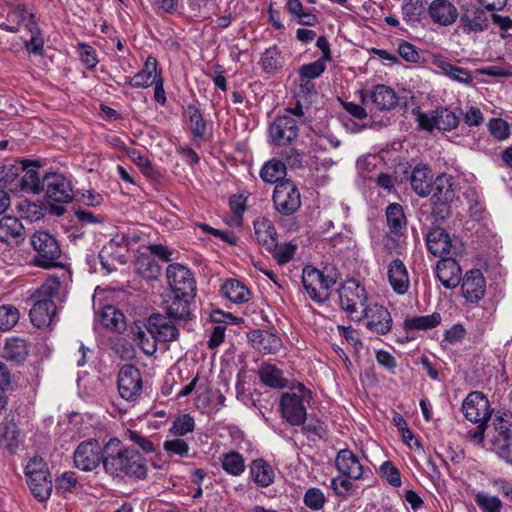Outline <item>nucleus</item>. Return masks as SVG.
<instances>
[{"label": "nucleus", "mask_w": 512, "mask_h": 512, "mask_svg": "<svg viewBox=\"0 0 512 512\" xmlns=\"http://www.w3.org/2000/svg\"><path fill=\"white\" fill-rule=\"evenodd\" d=\"M19 320V311L11 305L0 306V331L10 330Z\"/></svg>", "instance_id": "obj_47"}, {"label": "nucleus", "mask_w": 512, "mask_h": 512, "mask_svg": "<svg viewBox=\"0 0 512 512\" xmlns=\"http://www.w3.org/2000/svg\"><path fill=\"white\" fill-rule=\"evenodd\" d=\"M194 426V419L189 414H183L174 420L170 428V433L175 436H183L192 432L194 430Z\"/></svg>", "instance_id": "obj_49"}, {"label": "nucleus", "mask_w": 512, "mask_h": 512, "mask_svg": "<svg viewBox=\"0 0 512 512\" xmlns=\"http://www.w3.org/2000/svg\"><path fill=\"white\" fill-rule=\"evenodd\" d=\"M431 199L453 201L455 193L451 178L447 175H439L432 183Z\"/></svg>", "instance_id": "obj_37"}, {"label": "nucleus", "mask_w": 512, "mask_h": 512, "mask_svg": "<svg viewBox=\"0 0 512 512\" xmlns=\"http://www.w3.org/2000/svg\"><path fill=\"white\" fill-rule=\"evenodd\" d=\"M298 122L291 115H280L270 126V136L277 145H287L298 136Z\"/></svg>", "instance_id": "obj_15"}, {"label": "nucleus", "mask_w": 512, "mask_h": 512, "mask_svg": "<svg viewBox=\"0 0 512 512\" xmlns=\"http://www.w3.org/2000/svg\"><path fill=\"white\" fill-rule=\"evenodd\" d=\"M433 63L443 75L453 81H457L461 84H470L473 80V76L468 69L455 65L446 58H435Z\"/></svg>", "instance_id": "obj_27"}, {"label": "nucleus", "mask_w": 512, "mask_h": 512, "mask_svg": "<svg viewBox=\"0 0 512 512\" xmlns=\"http://www.w3.org/2000/svg\"><path fill=\"white\" fill-rule=\"evenodd\" d=\"M331 488L340 497H348L351 494L353 484L343 477H335L331 481Z\"/></svg>", "instance_id": "obj_64"}, {"label": "nucleus", "mask_w": 512, "mask_h": 512, "mask_svg": "<svg viewBox=\"0 0 512 512\" xmlns=\"http://www.w3.org/2000/svg\"><path fill=\"white\" fill-rule=\"evenodd\" d=\"M248 338L253 347L263 353H275L281 347V339L268 331L253 330L248 334Z\"/></svg>", "instance_id": "obj_28"}, {"label": "nucleus", "mask_w": 512, "mask_h": 512, "mask_svg": "<svg viewBox=\"0 0 512 512\" xmlns=\"http://www.w3.org/2000/svg\"><path fill=\"white\" fill-rule=\"evenodd\" d=\"M23 169V160L0 166V185L7 187L13 184Z\"/></svg>", "instance_id": "obj_44"}, {"label": "nucleus", "mask_w": 512, "mask_h": 512, "mask_svg": "<svg viewBox=\"0 0 512 512\" xmlns=\"http://www.w3.org/2000/svg\"><path fill=\"white\" fill-rule=\"evenodd\" d=\"M223 295L234 303H244L248 301L249 291L238 280L230 279L222 285Z\"/></svg>", "instance_id": "obj_39"}, {"label": "nucleus", "mask_w": 512, "mask_h": 512, "mask_svg": "<svg viewBox=\"0 0 512 512\" xmlns=\"http://www.w3.org/2000/svg\"><path fill=\"white\" fill-rule=\"evenodd\" d=\"M436 129L443 131H451L457 128L459 124L458 116L445 107L435 109Z\"/></svg>", "instance_id": "obj_43"}, {"label": "nucleus", "mask_w": 512, "mask_h": 512, "mask_svg": "<svg viewBox=\"0 0 512 512\" xmlns=\"http://www.w3.org/2000/svg\"><path fill=\"white\" fill-rule=\"evenodd\" d=\"M295 250V245L287 243L281 246L277 245L276 248L271 252H273L274 258L279 264H285L293 258Z\"/></svg>", "instance_id": "obj_62"}, {"label": "nucleus", "mask_w": 512, "mask_h": 512, "mask_svg": "<svg viewBox=\"0 0 512 512\" xmlns=\"http://www.w3.org/2000/svg\"><path fill=\"white\" fill-rule=\"evenodd\" d=\"M371 100L378 110H391L398 103V97L393 89L386 85H376L371 91Z\"/></svg>", "instance_id": "obj_30"}, {"label": "nucleus", "mask_w": 512, "mask_h": 512, "mask_svg": "<svg viewBox=\"0 0 512 512\" xmlns=\"http://www.w3.org/2000/svg\"><path fill=\"white\" fill-rule=\"evenodd\" d=\"M409 182L412 190L420 197H427L431 193L433 173L427 165H416L410 176Z\"/></svg>", "instance_id": "obj_20"}, {"label": "nucleus", "mask_w": 512, "mask_h": 512, "mask_svg": "<svg viewBox=\"0 0 512 512\" xmlns=\"http://www.w3.org/2000/svg\"><path fill=\"white\" fill-rule=\"evenodd\" d=\"M194 296L175 295L166 307L167 316L175 322H187L191 319L190 300Z\"/></svg>", "instance_id": "obj_29"}, {"label": "nucleus", "mask_w": 512, "mask_h": 512, "mask_svg": "<svg viewBox=\"0 0 512 512\" xmlns=\"http://www.w3.org/2000/svg\"><path fill=\"white\" fill-rule=\"evenodd\" d=\"M23 176L16 184L22 191L39 194L43 190L42 179L39 177L37 162L23 160Z\"/></svg>", "instance_id": "obj_23"}, {"label": "nucleus", "mask_w": 512, "mask_h": 512, "mask_svg": "<svg viewBox=\"0 0 512 512\" xmlns=\"http://www.w3.org/2000/svg\"><path fill=\"white\" fill-rule=\"evenodd\" d=\"M490 133L498 140H505L509 137V125L500 118L491 119L488 123Z\"/></svg>", "instance_id": "obj_58"}, {"label": "nucleus", "mask_w": 512, "mask_h": 512, "mask_svg": "<svg viewBox=\"0 0 512 512\" xmlns=\"http://www.w3.org/2000/svg\"><path fill=\"white\" fill-rule=\"evenodd\" d=\"M325 61L318 59L312 63L305 64L300 67L299 74L300 79H314L319 77L326 69Z\"/></svg>", "instance_id": "obj_51"}, {"label": "nucleus", "mask_w": 512, "mask_h": 512, "mask_svg": "<svg viewBox=\"0 0 512 512\" xmlns=\"http://www.w3.org/2000/svg\"><path fill=\"white\" fill-rule=\"evenodd\" d=\"M441 319V315L437 312L425 316H415L405 319L404 328L406 330H428L438 326Z\"/></svg>", "instance_id": "obj_38"}, {"label": "nucleus", "mask_w": 512, "mask_h": 512, "mask_svg": "<svg viewBox=\"0 0 512 512\" xmlns=\"http://www.w3.org/2000/svg\"><path fill=\"white\" fill-rule=\"evenodd\" d=\"M56 315V305L52 299H39L30 309L29 316L39 329L48 327Z\"/></svg>", "instance_id": "obj_19"}, {"label": "nucleus", "mask_w": 512, "mask_h": 512, "mask_svg": "<svg viewBox=\"0 0 512 512\" xmlns=\"http://www.w3.org/2000/svg\"><path fill=\"white\" fill-rule=\"evenodd\" d=\"M175 321L162 314H152L147 321L146 328L155 341L170 342L179 336Z\"/></svg>", "instance_id": "obj_13"}, {"label": "nucleus", "mask_w": 512, "mask_h": 512, "mask_svg": "<svg viewBox=\"0 0 512 512\" xmlns=\"http://www.w3.org/2000/svg\"><path fill=\"white\" fill-rule=\"evenodd\" d=\"M366 319V327L377 334H387L392 327L390 312L383 306L375 304L373 307L363 308L360 315H355L356 320Z\"/></svg>", "instance_id": "obj_12"}, {"label": "nucleus", "mask_w": 512, "mask_h": 512, "mask_svg": "<svg viewBox=\"0 0 512 512\" xmlns=\"http://www.w3.org/2000/svg\"><path fill=\"white\" fill-rule=\"evenodd\" d=\"M166 276L175 295L195 296L196 282L187 267L178 263L170 264L167 267Z\"/></svg>", "instance_id": "obj_10"}, {"label": "nucleus", "mask_w": 512, "mask_h": 512, "mask_svg": "<svg viewBox=\"0 0 512 512\" xmlns=\"http://www.w3.org/2000/svg\"><path fill=\"white\" fill-rule=\"evenodd\" d=\"M189 114L190 129L195 137L202 138L206 133V121L201 114L200 110L194 105L187 107Z\"/></svg>", "instance_id": "obj_45"}, {"label": "nucleus", "mask_w": 512, "mask_h": 512, "mask_svg": "<svg viewBox=\"0 0 512 512\" xmlns=\"http://www.w3.org/2000/svg\"><path fill=\"white\" fill-rule=\"evenodd\" d=\"M73 461L76 468L86 472L102 464L105 473L113 478L144 480L148 475L146 458L115 437L103 446L96 439L82 441L74 451Z\"/></svg>", "instance_id": "obj_1"}, {"label": "nucleus", "mask_w": 512, "mask_h": 512, "mask_svg": "<svg viewBox=\"0 0 512 512\" xmlns=\"http://www.w3.org/2000/svg\"><path fill=\"white\" fill-rule=\"evenodd\" d=\"M229 206L233 212V223L240 226L243 220V212L246 210L245 199L241 195H234L230 198Z\"/></svg>", "instance_id": "obj_59"}, {"label": "nucleus", "mask_w": 512, "mask_h": 512, "mask_svg": "<svg viewBox=\"0 0 512 512\" xmlns=\"http://www.w3.org/2000/svg\"><path fill=\"white\" fill-rule=\"evenodd\" d=\"M28 344L24 339H8L3 348V357L16 364L22 363L28 356Z\"/></svg>", "instance_id": "obj_33"}, {"label": "nucleus", "mask_w": 512, "mask_h": 512, "mask_svg": "<svg viewBox=\"0 0 512 512\" xmlns=\"http://www.w3.org/2000/svg\"><path fill=\"white\" fill-rule=\"evenodd\" d=\"M399 55L407 62L417 63L420 59V54L416 47L407 41H402L398 46Z\"/></svg>", "instance_id": "obj_63"}, {"label": "nucleus", "mask_w": 512, "mask_h": 512, "mask_svg": "<svg viewBox=\"0 0 512 512\" xmlns=\"http://www.w3.org/2000/svg\"><path fill=\"white\" fill-rule=\"evenodd\" d=\"M49 474L50 472L47 464L41 457L35 456L31 458L25 467V475L27 479L38 477V475L45 476Z\"/></svg>", "instance_id": "obj_52"}, {"label": "nucleus", "mask_w": 512, "mask_h": 512, "mask_svg": "<svg viewBox=\"0 0 512 512\" xmlns=\"http://www.w3.org/2000/svg\"><path fill=\"white\" fill-rule=\"evenodd\" d=\"M124 438L134 443L146 454L152 453L155 450L153 442L139 431L127 429L124 432Z\"/></svg>", "instance_id": "obj_46"}, {"label": "nucleus", "mask_w": 512, "mask_h": 512, "mask_svg": "<svg viewBox=\"0 0 512 512\" xmlns=\"http://www.w3.org/2000/svg\"><path fill=\"white\" fill-rule=\"evenodd\" d=\"M221 465L223 470L232 476L241 475L246 468L245 459L237 451H229L228 453L223 454L221 458Z\"/></svg>", "instance_id": "obj_40"}, {"label": "nucleus", "mask_w": 512, "mask_h": 512, "mask_svg": "<svg viewBox=\"0 0 512 512\" xmlns=\"http://www.w3.org/2000/svg\"><path fill=\"white\" fill-rule=\"evenodd\" d=\"M380 473L382 477L385 478L390 485L394 487L401 486L400 471L391 461H385L380 466Z\"/></svg>", "instance_id": "obj_54"}, {"label": "nucleus", "mask_w": 512, "mask_h": 512, "mask_svg": "<svg viewBox=\"0 0 512 512\" xmlns=\"http://www.w3.org/2000/svg\"><path fill=\"white\" fill-rule=\"evenodd\" d=\"M436 275L445 288L453 289L461 281V268L455 259L442 258L437 263Z\"/></svg>", "instance_id": "obj_18"}, {"label": "nucleus", "mask_w": 512, "mask_h": 512, "mask_svg": "<svg viewBox=\"0 0 512 512\" xmlns=\"http://www.w3.org/2000/svg\"><path fill=\"white\" fill-rule=\"evenodd\" d=\"M286 175V165L278 159H271L266 162L261 171L260 177L264 182L277 184L283 181V177Z\"/></svg>", "instance_id": "obj_36"}, {"label": "nucleus", "mask_w": 512, "mask_h": 512, "mask_svg": "<svg viewBox=\"0 0 512 512\" xmlns=\"http://www.w3.org/2000/svg\"><path fill=\"white\" fill-rule=\"evenodd\" d=\"M461 279V289L465 299L471 303H478L486 291V281L481 270L471 269Z\"/></svg>", "instance_id": "obj_16"}, {"label": "nucleus", "mask_w": 512, "mask_h": 512, "mask_svg": "<svg viewBox=\"0 0 512 512\" xmlns=\"http://www.w3.org/2000/svg\"><path fill=\"white\" fill-rule=\"evenodd\" d=\"M460 22L465 32L478 33L487 29L489 16L480 8L470 7L463 12Z\"/></svg>", "instance_id": "obj_24"}, {"label": "nucleus", "mask_w": 512, "mask_h": 512, "mask_svg": "<svg viewBox=\"0 0 512 512\" xmlns=\"http://www.w3.org/2000/svg\"><path fill=\"white\" fill-rule=\"evenodd\" d=\"M262 66L267 72H274L282 67V57L276 47L267 49L262 56Z\"/></svg>", "instance_id": "obj_48"}, {"label": "nucleus", "mask_w": 512, "mask_h": 512, "mask_svg": "<svg viewBox=\"0 0 512 512\" xmlns=\"http://www.w3.org/2000/svg\"><path fill=\"white\" fill-rule=\"evenodd\" d=\"M493 429L492 450L503 460L512 459V413L507 411L496 414Z\"/></svg>", "instance_id": "obj_5"}, {"label": "nucleus", "mask_w": 512, "mask_h": 512, "mask_svg": "<svg viewBox=\"0 0 512 512\" xmlns=\"http://www.w3.org/2000/svg\"><path fill=\"white\" fill-rule=\"evenodd\" d=\"M432 21L442 26L453 24L458 17V10L449 0H433L428 8Z\"/></svg>", "instance_id": "obj_17"}, {"label": "nucleus", "mask_w": 512, "mask_h": 512, "mask_svg": "<svg viewBox=\"0 0 512 512\" xmlns=\"http://www.w3.org/2000/svg\"><path fill=\"white\" fill-rule=\"evenodd\" d=\"M428 251L434 256L445 258L450 252L452 243L449 234L441 227H433L426 236Z\"/></svg>", "instance_id": "obj_22"}, {"label": "nucleus", "mask_w": 512, "mask_h": 512, "mask_svg": "<svg viewBox=\"0 0 512 512\" xmlns=\"http://www.w3.org/2000/svg\"><path fill=\"white\" fill-rule=\"evenodd\" d=\"M462 412L467 420L478 423L475 430L468 432L469 438L477 444H482L487 422L492 415L489 400L482 392H471L463 401Z\"/></svg>", "instance_id": "obj_2"}, {"label": "nucleus", "mask_w": 512, "mask_h": 512, "mask_svg": "<svg viewBox=\"0 0 512 512\" xmlns=\"http://www.w3.org/2000/svg\"><path fill=\"white\" fill-rule=\"evenodd\" d=\"M26 239V229L14 216L0 218V243L14 249L21 246Z\"/></svg>", "instance_id": "obj_14"}, {"label": "nucleus", "mask_w": 512, "mask_h": 512, "mask_svg": "<svg viewBox=\"0 0 512 512\" xmlns=\"http://www.w3.org/2000/svg\"><path fill=\"white\" fill-rule=\"evenodd\" d=\"M31 14L27 12L25 5L21 1H16L11 4L8 12V19L11 21L16 20L18 24L27 23Z\"/></svg>", "instance_id": "obj_61"}, {"label": "nucleus", "mask_w": 512, "mask_h": 512, "mask_svg": "<svg viewBox=\"0 0 512 512\" xmlns=\"http://www.w3.org/2000/svg\"><path fill=\"white\" fill-rule=\"evenodd\" d=\"M35 252L32 263L34 266L51 269L61 267L62 251L58 240L47 231H36L30 238Z\"/></svg>", "instance_id": "obj_4"}, {"label": "nucleus", "mask_w": 512, "mask_h": 512, "mask_svg": "<svg viewBox=\"0 0 512 512\" xmlns=\"http://www.w3.org/2000/svg\"><path fill=\"white\" fill-rule=\"evenodd\" d=\"M451 202L449 200L431 199V216L436 221H444L451 216Z\"/></svg>", "instance_id": "obj_50"}, {"label": "nucleus", "mask_w": 512, "mask_h": 512, "mask_svg": "<svg viewBox=\"0 0 512 512\" xmlns=\"http://www.w3.org/2000/svg\"><path fill=\"white\" fill-rule=\"evenodd\" d=\"M118 390L125 400H136L142 390V377L139 369L134 365H124L118 374Z\"/></svg>", "instance_id": "obj_11"}, {"label": "nucleus", "mask_w": 512, "mask_h": 512, "mask_svg": "<svg viewBox=\"0 0 512 512\" xmlns=\"http://www.w3.org/2000/svg\"><path fill=\"white\" fill-rule=\"evenodd\" d=\"M302 284L312 300L322 303L328 299V290L335 284V280L318 269L307 266L303 269Z\"/></svg>", "instance_id": "obj_8"}, {"label": "nucleus", "mask_w": 512, "mask_h": 512, "mask_svg": "<svg viewBox=\"0 0 512 512\" xmlns=\"http://www.w3.org/2000/svg\"><path fill=\"white\" fill-rule=\"evenodd\" d=\"M164 450L169 454L185 457L189 452V445L183 439L176 438L173 440H166L163 444Z\"/></svg>", "instance_id": "obj_57"}, {"label": "nucleus", "mask_w": 512, "mask_h": 512, "mask_svg": "<svg viewBox=\"0 0 512 512\" xmlns=\"http://www.w3.org/2000/svg\"><path fill=\"white\" fill-rule=\"evenodd\" d=\"M388 280L397 294L403 295L408 291L410 280L407 269L400 259H395L389 264Z\"/></svg>", "instance_id": "obj_25"}, {"label": "nucleus", "mask_w": 512, "mask_h": 512, "mask_svg": "<svg viewBox=\"0 0 512 512\" xmlns=\"http://www.w3.org/2000/svg\"><path fill=\"white\" fill-rule=\"evenodd\" d=\"M100 322L103 326L116 331L125 328L124 315L112 305L105 306L100 313Z\"/></svg>", "instance_id": "obj_41"}, {"label": "nucleus", "mask_w": 512, "mask_h": 512, "mask_svg": "<svg viewBox=\"0 0 512 512\" xmlns=\"http://www.w3.org/2000/svg\"><path fill=\"white\" fill-rule=\"evenodd\" d=\"M386 219L390 231L396 235L401 234L407 225L403 207L398 203H391L387 206Z\"/></svg>", "instance_id": "obj_35"}, {"label": "nucleus", "mask_w": 512, "mask_h": 512, "mask_svg": "<svg viewBox=\"0 0 512 512\" xmlns=\"http://www.w3.org/2000/svg\"><path fill=\"white\" fill-rule=\"evenodd\" d=\"M250 477L260 487H268L274 482L275 473L270 464L262 458L252 461L250 465Z\"/></svg>", "instance_id": "obj_31"}, {"label": "nucleus", "mask_w": 512, "mask_h": 512, "mask_svg": "<svg viewBox=\"0 0 512 512\" xmlns=\"http://www.w3.org/2000/svg\"><path fill=\"white\" fill-rule=\"evenodd\" d=\"M42 186V191H44L49 203L64 204L73 200L74 195L71 181L61 173H46L42 177Z\"/></svg>", "instance_id": "obj_6"}, {"label": "nucleus", "mask_w": 512, "mask_h": 512, "mask_svg": "<svg viewBox=\"0 0 512 512\" xmlns=\"http://www.w3.org/2000/svg\"><path fill=\"white\" fill-rule=\"evenodd\" d=\"M138 269L146 278H157L160 274V266L158 262L150 257L141 259Z\"/></svg>", "instance_id": "obj_60"}, {"label": "nucleus", "mask_w": 512, "mask_h": 512, "mask_svg": "<svg viewBox=\"0 0 512 512\" xmlns=\"http://www.w3.org/2000/svg\"><path fill=\"white\" fill-rule=\"evenodd\" d=\"M257 374L261 382L271 388L282 389L288 386V380L284 378L283 372L273 364L262 363Z\"/></svg>", "instance_id": "obj_32"}, {"label": "nucleus", "mask_w": 512, "mask_h": 512, "mask_svg": "<svg viewBox=\"0 0 512 512\" xmlns=\"http://www.w3.org/2000/svg\"><path fill=\"white\" fill-rule=\"evenodd\" d=\"M312 400V392L298 383L291 392L283 393L280 398L282 417L292 426L303 425L307 418L306 405Z\"/></svg>", "instance_id": "obj_3"}, {"label": "nucleus", "mask_w": 512, "mask_h": 512, "mask_svg": "<svg viewBox=\"0 0 512 512\" xmlns=\"http://www.w3.org/2000/svg\"><path fill=\"white\" fill-rule=\"evenodd\" d=\"M275 209L284 216L294 214L301 206V196L297 186L288 179L278 182L273 192Z\"/></svg>", "instance_id": "obj_7"}, {"label": "nucleus", "mask_w": 512, "mask_h": 512, "mask_svg": "<svg viewBox=\"0 0 512 512\" xmlns=\"http://www.w3.org/2000/svg\"><path fill=\"white\" fill-rule=\"evenodd\" d=\"M26 29L31 33V38L30 40L25 41V48L30 53L41 55L43 52L44 41L39 36V29L34 15L29 16V21L26 23Z\"/></svg>", "instance_id": "obj_42"}, {"label": "nucleus", "mask_w": 512, "mask_h": 512, "mask_svg": "<svg viewBox=\"0 0 512 512\" xmlns=\"http://www.w3.org/2000/svg\"><path fill=\"white\" fill-rule=\"evenodd\" d=\"M17 209L25 218L29 219L30 221H36L43 217V213L41 212L39 206L27 199L18 202Z\"/></svg>", "instance_id": "obj_56"}, {"label": "nucleus", "mask_w": 512, "mask_h": 512, "mask_svg": "<svg viewBox=\"0 0 512 512\" xmlns=\"http://www.w3.org/2000/svg\"><path fill=\"white\" fill-rule=\"evenodd\" d=\"M340 306L345 310L351 319H355L354 314L358 313L360 308H366L367 293L363 286L354 279L345 281L338 290Z\"/></svg>", "instance_id": "obj_9"}, {"label": "nucleus", "mask_w": 512, "mask_h": 512, "mask_svg": "<svg viewBox=\"0 0 512 512\" xmlns=\"http://www.w3.org/2000/svg\"><path fill=\"white\" fill-rule=\"evenodd\" d=\"M335 464L338 471L348 478L357 480L363 476V466L349 449H342L338 452Z\"/></svg>", "instance_id": "obj_21"}, {"label": "nucleus", "mask_w": 512, "mask_h": 512, "mask_svg": "<svg viewBox=\"0 0 512 512\" xmlns=\"http://www.w3.org/2000/svg\"><path fill=\"white\" fill-rule=\"evenodd\" d=\"M326 498L318 488H309L304 495V503L312 510L319 511L324 507Z\"/></svg>", "instance_id": "obj_53"}, {"label": "nucleus", "mask_w": 512, "mask_h": 512, "mask_svg": "<svg viewBox=\"0 0 512 512\" xmlns=\"http://www.w3.org/2000/svg\"><path fill=\"white\" fill-rule=\"evenodd\" d=\"M255 236L260 245L271 252L277 246V232L272 223L267 218L254 221Z\"/></svg>", "instance_id": "obj_26"}, {"label": "nucleus", "mask_w": 512, "mask_h": 512, "mask_svg": "<svg viewBox=\"0 0 512 512\" xmlns=\"http://www.w3.org/2000/svg\"><path fill=\"white\" fill-rule=\"evenodd\" d=\"M475 500L483 512H500L502 508V502L496 496L479 493L476 495Z\"/></svg>", "instance_id": "obj_55"}, {"label": "nucleus", "mask_w": 512, "mask_h": 512, "mask_svg": "<svg viewBox=\"0 0 512 512\" xmlns=\"http://www.w3.org/2000/svg\"><path fill=\"white\" fill-rule=\"evenodd\" d=\"M27 484L38 501L44 502L51 496L53 484L50 474L27 479Z\"/></svg>", "instance_id": "obj_34"}]
</instances>
